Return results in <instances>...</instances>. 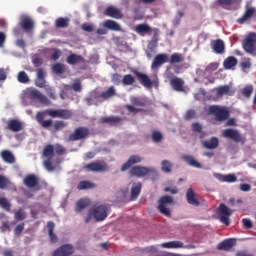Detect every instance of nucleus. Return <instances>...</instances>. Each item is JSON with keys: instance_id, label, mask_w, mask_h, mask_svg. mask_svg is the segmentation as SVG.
Here are the masks:
<instances>
[{"instance_id": "nucleus-1", "label": "nucleus", "mask_w": 256, "mask_h": 256, "mask_svg": "<svg viewBox=\"0 0 256 256\" xmlns=\"http://www.w3.org/2000/svg\"><path fill=\"white\" fill-rule=\"evenodd\" d=\"M110 211L111 209L108 205L101 204L93 206L88 212L85 223H89L91 219H94L97 223H101V221H105L107 219Z\"/></svg>"}, {"instance_id": "nucleus-2", "label": "nucleus", "mask_w": 256, "mask_h": 256, "mask_svg": "<svg viewBox=\"0 0 256 256\" xmlns=\"http://www.w3.org/2000/svg\"><path fill=\"white\" fill-rule=\"evenodd\" d=\"M23 101H38L42 105H51V100L35 88H27L23 91Z\"/></svg>"}, {"instance_id": "nucleus-3", "label": "nucleus", "mask_w": 256, "mask_h": 256, "mask_svg": "<svg viewBox=\"0 0 256 256\" xmlns=\"http://www.w3.org/2000/svg\"><path fill=\"white\" fill-rule=\"evenodd\" d=\"M171 203H173V197L169 195L160 197L158 200L159 212L166 217H171V209H169V205H171Z\"/></svg>"}, {"instance_id": "nucleus-4", "label": "nucleus", "mask_w": 256, "mask_h": 256, "mask_svg": "<svg viewBox=\"0 0 256 256\" xmlns=\"http://www.w3.org/2000/svg\"><path fill=\"white\" fill-rule=\"evenodd\" d=\"M208 111L211 115H214L216 121L229 119V110L226 107L213 105L209 107Z\"/></svg>"}, {"instance_id": "nucleus-5", "label": "nucleus", "mask_w": 256, "mask_h": 256, "mask_svg": "<svg viewBox=\"0 0 256 256\" xmlns=\"http://www.w3.org/2000/svg\"><path fill=\"white\" fill-rule=\"evenodd\" d=\"M243 49L249 55L256 57V33H250L243 42Z\"/></svg>"}, {"instance_id": "nucleus-6", "label": "nucleus", "mask_w": 256, "mask_h": 256, "mask_svg": "<svg viewBox=\"0 0 256 256\" xmlns=\"http://www.w3.org/2000/svg\"><path fill=\"white\" fill-rule=\"evenodd\" d=\"M55 148H53V145H48L43 150V165L46 170L48 171H55V168L53 167V164L51 163V160L53 159Z\"/></svg>"}, {"instance_id": "nucleus-7", "label": "nucleus", "mask_w": 256, "mask_h": 256, "mask_svg": "<svg viewBox=\"0 0 256 256\" xmlns=\"http://www.w3.org/2000/svg\"><path fill=\"white\" fill-rule=\"evenodd\" d=\"M130 174L134 175V177L157 175V169L155 167L135 166L130 170Z\"/></svg>"}, {"instance_id": "nucleus-8", "label": "nucleus", "mask_w": 256, "mask_h": 256, "mask_svg": "<svg viewBox=\"0 0 256 256\" xmlns=\"http://www.w3.org/2000/svg\"><path fill=\"white\" fill-rule=\"evenodd\" d=\"M233 215V210H231L227 205L220 204L218 208V217L220 219V223L223 225H231V217Z\"/></svg>"}, {"instance_id": "nucleus-9", "label": "nucleus", "mask_w": 256, "mask_h": 256, "mask_svg": "<svg viewBox=\"0 0 256 256\" xmlns=\"http://www.w3.org/2000/svg\"><path fill=\"white\" fill-rule=\"evenodd\" d=\"M234 94L235 90H233V88H231V86L229 85L219 86L212 90V95H216V97L213 98L214 101H218V99H221V97H225V95L231 97Z\"/></svg>"}, {"instance_id": "nucleus-10", "label": "nucleus", "mask_w": 256, "mask_h": 256, "mask_svg": "<svg viewBox=\"0 0 256 256\" xmlns=\"http://www.w3.org/2000/svg\"><path fill=\"white\" fill-rule=\"evenodd\" d=\"M135 75L139 79L140 83H142V85L148 89H150L152 85H156V87L159 85V82L157 81V74L154 75L155 79L153 80L141 72H135Z\"/></svg>"}, {"instance_id": "nucleus-11", "label": "nucleus", "mask_w": 256, "mask_h": 256, "mask_svg": "<svg viewBox=\"0 0 256 256\" xmlns=\"http://www.w3.org/2000/svg\"><path fill=\"white\" fill-rule=\"evenodd\" d=\"M222 135L226 139H231L232 141H235L236 143L243 141V136H241L239 131H237L235 129H225L222 131Z\"/></svg>"}, {"instance_id": "nucleus-12", "label": "nucleus", "mask_w": 256, "mask_h": 256, "mask_svg": "<svg viewBox=\"0 0 256 256\" xmlns=\"http://www.w3.org/2000/svg\"><path fill=\"white\" fill-rule=\"evenodd\" d=\"M46 115L49 117H60L61 119H69L71 117V111L69 110H45Z\"/></svg>"}, {"instance_id": "nucleus-13", "label": "nucleus", "mask_w": 256, "mask_h": 256, "mask_svg": "<svg viewBox=\"0 0 256 256\" xmlns=\"http://www.w3.org/2000/svg\"><path fill=\"white\" fill-rule=\"evenodd\" d=\"M169 61V56L167 54H158L155 56L151 69H159L161 65H165Z\"/></svg>"}, {"instance_id": "nucleus-14", "label": "nucleus", "mask_w": 256, "mask_h": 256, "mask_svg": "<svg viewBox=\"0 0 256 256\" xmlns=\"http://www.w3.org/2000/svg\"><path fill=\"white\" fill-rule=\"evenodd\" d=\"M86 171H92L96 173H103V171H107V166L101 164V162H92L84 166Z\"/></svg>"}, {"instance_id": "nucleus-15", "label": "nucleus", "mask_w": 256, "mask_h": 256, "mask_svg": "<svg viewBox=\"0 0 256 256\" xmlns=\"http://www.w3.org/2000/svg\"><path fill=\"white\" fill-rule=\"evenodd\" d=\"M73 251H75V249L73 248V245L65 244L59 249L55 250L53 252V256H67V255L73 254Z\"/></svg>"}, {"instance_id": "nucleus-16", "label": "nucleus", "mask_w": 256, "mask_h": 256, "mask_svg": "<svg viewBox=\"0 0 256 256\" xmlns=\"http://www.w3.org/2000/svg\"><path fill=\"white\" fill-rule=\"evenodd\" d=\"M213 176L218 181H221V183H236L237 181V176H235V174L223 175L220 173H214Z\"/></svg>"}, {"instance_id": "nucleus-17", "label": "nucleus", "mask_w": 256, "mask_h": 256, "mask_svg": "<svg viewBox=\"0 0 256 256\" xmlns=\"http://www.w3.org/2000/svg\"><path fill=\"white\" fill-rule=\"evenodd\" d=\"M143 161V158L139 155H132L128 159L126 163H124L121 167V171H127V169H130L132 165H135L137 163H141Z\"/></svg>"}, {"instance_id": "nucleus-18", "label": "nucleus", "mask_w": 256, "mask_h": 256, "mask_svg": "<svg viewBox=\"0 0 256 256\" xmlns=\"http://www.w3.org/2000/svg\"><path fill=\"white\" fill-rule=\"evenodd\" d=\"M87 135H89V130H87V128H78L72 135H70V141H79V139H84Z\"/></svg>"}, {"instance_id": "nucleus-19", "label": "nucleus", "mask_w": 256, "mask_h": 256, "mask_svg": "<svg viewBox=\"0 0 256 256\" xmlns=\"http://www.w3.org/2000/svg\"><path fill=\"white\" fill-rule=\"evenodd\" d=\"M20 25L24 31H31L33 29V20L27 15H21Z\"/></svg>"}, {"instance_id": "nucleus-20", "label": "nucleus", "mask_w": 256, "mask_h": 256, "mask_svg": "<svg viewBox=\"0 0 256 256\" xmlns=\"http://www.w3.org/2000/svg\"><path fill=\"white\" fill-rule=\"evenodd\" d=\"M186 199L189 205H193V207H199V200L197 199V196H195V191H193L192 188H189L186 191Z\"/></svg>"}, {"instance_id": "nucleus-21", "label": "nucleus", "mask_w": 256, "mask_h": 256, "mask_svg": "<svg viewBox=\"0 0 256 256\" xmlns=\"http://www.w3.org/2000/svg\"><path fill=\"white\" fill-rule=\"evenodd\" d=\"M100 27H105L109 31H121V25L113 20H106L103 23H100Z\"/></svg>"}, {"instance_id": "nucleus-22", "label": "nucleus", "mask_w": 256, "mask_h": 256, "mask_svg": "<svg viewBox=\"0 0 256 256\" xmlns=\"http://www.w3.org/2000/svg\"><path fill=\"white\" fill-rule=\"evenodd\" d=\"M71 89H73V91H81V81L76 80L72 86L69 85H64V90L60 93V97L61 99H65V91H71Z\"/></svg>"}, {"instance_id": "nucleus-23", "label": "nucleus", "mask_w": 256, "mask_h": 256, "mask_svg": "<svg viewBox=\"0 0 256 256\" xmlns=\"http://www.w3.org/2000/svg\"><path fill=\"white\" fill-rule=\"evenodd\" d=\"M108 17H112L113 19H123V14L121 13L120 9H117L113 6H110L105 11Z\"/></svg>"}, {"instance_id": "nucleus-24", "label": "nucleus", "mask_w": 256, "mask_h": 256, "mask_svg": "<svg viewBox=\"0 0 256 256\" xmlns=\"http://www.w3.org/2000/svg\"><path fill=\"white\" fill-rule=\"evenodd\" d=\"M141 183L140 182H135L132 184L131 187V195H130V201H135V199H137V197H139V195L141 194Z\"/></svg>"}, {"instance_id": "nucleus-25", "label": "nucleus", "mask_w": 256, "mask_h": 256, "mask_svg": "<svg viewBox=\"0 0 256 256\" xmlns=\"http://www.w3.org/2000/svg\"><path fill=\"white\" fill-rule=\"evenodd\" d=\"M183 161H185V163H187L188 165H190V167H195L196 169H201V167H203L201 165V163H199L195 157L186 154L182 156Z\"/></svg>"}, {"instance_id": "nucleus-26", "label": "nucleus", "mask_w": 256, "mask_h": 256, "mask_svg": "<svg viewBox=\"0 0 256 256\" xmlns=\"http://www.w3.org/2000/svg\"><path fill=\"white\" fill-rule=\"evenodd\" d=\"M161 247H163V249H183L185 245L181 241H170L162 243Z\"/></svg>"}, {"instance_id": "nucleus-27", "label": "nucleus", "mask_w": 256, "mask_h": 256, "mask_svg": "<svg viewBox=\"0 0 256 256\" xmlns=\"http://www.w3.org/2000/svg\"><path fill=\"white\" fill-rule=\"evenodd\" d=\"M255 13H256L255 8L253 7L247 8L243 16L238 19V23H240V25H243V23H245V21H249V19H251L252 15H254Z\"/></svg>"}, {"instance_id": "nucleus-28", "label": "nucleus", "mask_w": 256, "mask_h": 256, "mask_svg": "<svg viewBox=\"0 0 256 256\" xmlns=\"http://www.w3.org/2000/svg\"><path fill=\"white\" fill-rule=\"evenodd\" d=\"M212 48L214 53H217L218 55H222V53H225V43L221 39L216 40L213 43Z\"/></svg>"}, {"instance_id": "nucleus-29", "label": "nucleus", "mask_w": 256, "mask_h": 256, "mask_svg": "<svg viewBox=\"0 0 256 256\" xmlns=\"http://www.w3.org/2000/svg\"><path fill=\"white\" fill-rule=\"evenodd\" d=\"M233 245H235V239H227L218 244L217 249L219 251H229Z\"/></svg>"}, {"instance_id": "nucleus-30", "label": "nucleus", "mask_w": 256, "mask_h": 256, "mask_svg": "<svg viewBox=\"0 0 256 256\" xmlns=\"http://www.w3.org/2000/svg\"><path fill=\"white\" fill-rule=\"evenodd\" d=\"M202 145L206 149H217L219 147V138L212 137L210 140L203 141Z\"/></svg>"}, {"instance_id": "nucleus-31", "label": "nucleus", "mask_w": 256, "mask_h": 256, "mask_svg": "<svg viewBox=\"0 0 256 256\" xmlns=\"http://www.w3.org/2000/svg\"><path fill=\"white\" fill-rule=\"evenodd\" d=\"M134 30L136 33H138V35H141V37H145L147 33H151V27H149L147 24L136 25Z\"/></svg>"}, {"instance_id": "nucleus-32", "label": "nucleus", "mask_w": 256, "mask_h": 256, "mask_svg": "<svg viewBox=\"0 0 256 256\" xmlns=\"http://www.w3.org/2000/svg\"><path fill=\"white\" fill-rule=\"evenodd\" d=\"M8 129L10 131H13L14 133H17L23 129V125L18 120H9L8 121Z\"/></svg>"}, {"instance_id": "nucleus-33", "label": "nucleus", "mask_w": 256, "mask_h": 256, "mask_svg": "<svg viewBox=\"0 0 256 256\" xmlns=\"http://www.w3.org/2000/svg\"><path fill=\"white\" fill-rule=\"evenodd\" d=\"M90 204H91V200L87 198L81 199L76 203L75 210L77 213H80V211H83V209H85L86 207H89Z\"/></svg>"}, {"instance_id": "nucleus-34", "label": "nucleus", "mask_w": 256, "mask_h": 256, "mask_svg": "<svg viewBox=\"0 0 256 256\" xmlns=\"http://www.w3.org/2000/svg\"><path fill=\"white\" fill-rule=\"evenodd\" d=\"M170 85H172L175 91H183V80L181 78H172L170 80Z\"/></svg>"}, {"instance_id": "nucleus-35", "label": "nucleus", "mask_w": 256, "mask_h": 256, "mask_svg": "<svg viewBox=\"0 0 256 256\" xmlns=\"http://www.w3.org/2000/svg\"><path fill=\"white\" fill-rule=\"evenodd\" d=\"M1 157L5 163H13L15 161V156L13 155L12 151L3 150L1 152Z\"/></svg>"}, {"instance_id": "nucleus-36", "label": "nucleus", "mask_w": 256, "mask_h": 256, "mask_svg": "<svg viewBox=\"0 0 256 256\" xmlns=\"http://www.w3.org/2000/svg\"><path fill=\"white\" fill-rule=\"evenodd\" d=\"M224 69H233L237 66V58L230 56L225 59L224 63Z\"/></svg>"}, {"instance_id": "nucleus-37", "label": "nucleus", "mask_w": 256, "mask_h": 256, "mask_svg": "<svg viewBox=\"0 0 256 256\" xmlns=\"http://www.w3.org/2000/svg\"><path fill=\"white\" fill-rule=\"evenodd\" d=\"M82 61L83 56L77 54L69 55L67 58V63H69V65H77V63H81Z\"/></svg>"}, {"instance_id": "nucleus-38", "label": "nucleus", "mask_w": 256, "mask_h": 256, "mask_svg": "<svg viewBox=\"0 0 256 256\" xmlns=\"http://www.w3.org/2000/svg\"><path fill=\"white\" fill-rule=\"evenodd\" d=\"M24 183L27 187H35V185H37L38 180L35 177V175H28L26 176V178L24 179Z\"/></svg>"}, {"instance_id": "nucleus-39", "label": "nucleus", "mask_w": 256, "mask_h": 256, "mask_svg": "<svg viewBox=\"0 0 256 256\" xmlns=\"http://www.w3.org/2000/svg\"><path fill=\"white\" fill-rule=\"evenodd\" d=\"M93 187H95V184H93L92 182L89 181H81L78 186L77 189L79 191H83L85 189H93Z\"/></svg>"}, {"instance_id": "nucleus-40", "label": "nucleus", "mask_w": 256, "mask_h": 256, "mask_svg": "<svg viewBox=\"0 0 256 256\" xmlns=\"http://www.w3.org/2000/svg\"><path fill=\"white\" fill-rule=\"evenodd\" d=\"M100 121L102 123H108L109 125H117L121 119H119V117H103Z\"/></svg>"}, {"instance_id": "nucleus-41", "label": "nucleus", "mask_w": 256, "mask_h": 256, "mask_svg": "<svg viewBox=\"0 0 256 256\" xmlns=\"http://www.w3.org/2000/svg\"><path fill=\"white\" fill-rule=\"evenodd\" d=\"M115 95V88L113 86L109 87L107 91L103 92L100 97L101 99H111Z\"/></svg>"}, {"instance_id": "nucleus-42", "label": "nucleus", "mask_w": 256, "mask_h": 256, "mask_svg": "<svg viewBox=\"0 0 256 256\" xmlns=\"http://www.w3.org/2000/svg\"><path fill=\"white\" fill-rule=\"evenodd\" d=\"M171 167H173V165L169 160H163L161 162V169L164 173H171Z\"/></svg>"}, {"instance_id": "nucleus-43", "label": "nucleus", "mask_w": 256, "mask_h": 256, "mask_svg": "<svg viewBox=\"0 0 256 256\" xmlns=\"http://www.w3.org/2000/svg\"><path fill=\"white\" fill-rule=\"evenodd\" d=\"M252 94H253V85L247 84L242 89V95H244V97H251Z\"/></svg>"}, {"instance_id": "nucleus-44", "label": "nucleus", "mask_w": 256, "mask_h": 256, "mask_svg": "<svg viewBox=\"0 0 256 256\" xmlns=\"http://www.w3.org/2000/svg\"><path fill=\"white\" fill-rule=\"evenodd\" d=\"M183 62V55L179 53H174L171 55L170 63L173 65L174 63H181Z\"/></svg>"}, {"instance_id": "nucleus-45", "label": "nucleus", "mask_w": 256, "mask_h": 256, "mask_svg": "<svg viewBox=\"0 0 256 256\" xmlns=\"http://www.w3.org/2000/svg\"><path fill=\"white\" fill-rule=\"evenodd\" d=\"M0 207L2 209H5L6 211H10L11 209V203L5 199V197L0 196Z\"/></svg>"}, {"instance_id": "nucleus-46", "label": "nucleus", "mask_w": 256, "mask_h": 256, "mask_svg": "<svg viewBox=\"0 0 256 256\" xmlns=\"http://www.w3.org/2000/svg\"><path fill=\"white\" fill-rule=\"evenodd\" d=\"M18 81L19 83H29V76L25 71H21L18 73Z\"/></svg>"}, {"instance_id": "nucleus-47", "label": "nucleus", "mask_w": 256, "mask_h": 256, "mask_svg": "<svg viewBox=\"0 0 256 256\" xmlns=\"http://www.w3.org/2000/svg\"><path fill=\"white\" fill-rule=\"evenodd\" d=\"M69 25V20L67 18H58L56 20V27L63 28Z\"/></svg>"}, {"instance_id": "nucleus-48", "label": "nucleus", "mask_w": 256, "mask_h": 256, "mask_svg": "<svg viewBox=\"0 0 256 256\" xmlns=\"http://www.w3.org/2000/svg\"><path fill=\"white\" fill-rule=\"evenodd\" d=\"M130 101L133 105H136L137 107H143L145 106V101L141 100L140 98H137L135 96H132L130 98Z\"/></svg>"}, {"instance_id": "nucleus-49", "label": "nucleus", "mask_w": 256, "mask_h": 256, "mask_svg": "<svg viewBox=\"0 0 256 256\" xmlns=\"http://www.w3.org/2000/svg\"><path fill=\"white\" fill-rule=\"evenodd\" d=\"M52 71H54L56 73V75H61V73H63V71H65V66L63 64H55L52 67Z\"/></svg>"}, {"instance_id": "nucleus-50", "label": "nucleus", "mask_w": 256, "mask_h": 256, "mask_svg": "<svg viewBox=\"0 0 256 256\" xmlns=\"http://www.w3.org/2000/svg\"><path fill=\"white\" fill-rule=\"evenodd\" d=\"M122 83L124 85H133V83H135V78H133L131 75H125L123 77Z\"/></svg>"}, {"instance_id": "nucleus-51", "label": "nucleus", "mask_w": 256, "mask_h": 256, "mask_svg": "<svg viewBox=\"0 0 256 256\" xmlns=\"http://www.w3.org/2000/svg\"><path fill=\"white\" fill-rule=\"evenodd\" d=\"M162 139H163V134H161V132L154 131L152 133V141H154V143H159V141H161Z\"/></svg>"}, {"instance_id": "nucleus-52", "label": "nucleus", "mask_w": 256, "mask_h": 256, "mask_svg": "<svg viewBox=\"0 0 256 256\" xmlns=\"http://www.w3.org/2000/svg\"><path fill=\"white\" fill-rule=\"evenodd\" d=\"M129 195V188H122L119 192H118V197H121L122 199H127Z\"/></svg>"}, {"instance_id": "nucleus-53", "label": "nucleus", "mask_w": 256, "mask_h": 256, "mask_svg": "<svg viewBox=\"0 0 256 256\" xmlns=\"http://www.w3.org/2000/svg\"><path fill=\"white\" fill-rule=\"evenodd\" d=\"M14 217L17 221H23L26 218V215L23 210H18L17 212H15Z\"/></svg>"}, {"instance_id": "nucleus-54", "label": "nucleus", "mask_w": 256, "mask_h": 256, "mask_svg": "<svg viewBox=\"0 0 256 256\" xmlns=\"http://www.w3.org/2000/svg\"><path fill=\"white\" fill-rule=\"evenodd\" d=\"M185 15V13L181 10L178 11L175 19L173 20V23L175 26L179 25L181 23V18Z\"/></svg>"}, {"instance_id": "nucleus-55", "label": "nucleus", "mask_w": 256, "mask_h": 256, "mask_svg": "<svg viewBox=\"0 0 256 256\" xmlns=\"http://www.w3.org/2000/svg\"><path fill=\"white\" fill-rule=\"evenodd\" d=\"M194 97L198 101H201L203 99H207V94L205 93V90L200 89V92L198 94H195Z\"/></svg>"}, {"instance_id": "nucleus-56", "label": "nucleus", "mask_w": 256, "mask_h": 256, "mask_svg": "<svg viewBox=\"0 0 256 256\" xmlns=\"http://www.w3.org/2000/svg\"><path fill=\"white\" fill-rule=\"evenodd\" d=\"M45 91L51 99H57V96H55V91H53L51 86H45Z\"/></svg>"}, {"instance_id": "nucleus-57", "label": "nucleus", "mask_w": 256, "mask_h": 256, "mask_svg": "<svg viewBox=\"0 0 256 256\" xmlns=\"http://www.w3.org/2000/svg\"><path fill=\"white\" fill-rule=\"evenodd\" d=\"M9 185V180L5 176H0V189H5Z\"/></svg>"}, {"instance_id": "nucleus-58", "label": "nucleus", "mask_w": 256, "mask_h": 256, "mask_svg": "<svg viewBox=\"0 0 256 256\" xmlns=\"http://www.w3.org/2000/svg\"><path fill=\"white\" fill-rule=\"evenodd\" d=\"M242 223L246 229H251L253 227V222L251 221V219L244 218L242 219Z\"/></svg>"}, {"instance_id": "nucleus-59", "label": "nucleus", "mask_w": 256, "mask_h": 256, "mask_svg": "<svg viewBox=\"0 0 256 256\" xmlns=\"http://www.w3.org/2000/svg\"><path fill=\"white\" fill-rule=\"evenodd\" d=\"M35 84L36 87H40L41 89H43V87H47L45 85V78H36Z\"/></svg>"}, {"instance_id": "nucleus-60", "label": "nucleus", "mask_w": 256, "mask_h": 256, "mask_svg": "<svg viewBox=\"0 0 256 256\" xmlns=\"http://www.w3.org/2000/svg\"><path fill=\"white\" fill-rule=\"evenodd\" d=\"M241 65H242V69H250L251 60L249 58H244Z\"/></svg>"}, {"instance_id": "nucleus-61", "label": "nucleus", "mask_w": 256, "mask_h": 256, "mask_svg": "<svg viewBox=\"0 0 256 256\" xmlns=\"http://www.w3.org/2000/svg\"><path fill=\"white\" fill-rule=\"evenodd\" d=\"M23 229H25L24 223H21L18 226H16V228L14 229L15 235H21V233H23Z\"/></svg>"}, {"instance_id": "nucleus-62", "label": "nucleus", "mask_w": 256, "mask_h": 256, "mask_svg": "<svg viewBox=\"0 0 256 256\" xmlns=\"http://www.w3.org/2000/svg\"><path fill=\"white\" fill-rule=\"evenodd\" d=\"M65 127V122L63 121H57L54 124V128L56 131H61V129H63Z\"/></svg>"}, {"instance_id": "nucleus-63", "label": "nucleus", "mask_w": 256, "mask_h": 256, "mask_svg": "<svg viewBox=\"0 0 256 256\" xmlns=\"http://www.w3.org/2000/svg\"><path fill=\"white\" fill-rule=\"evenodd\" d=\"M45 115H47V113H45V111L38 112L36 115V121H38V123H41L42 121H44L43 119H45Z\"/></svg>"}, {"instance_id": "nucleus-64", "label": "nucleus", "mask_w": 256, "mask_h": 256, "mask_svg": "<svg viewBox=\"0 0 256 256\" xmlns=\"http://www.w3.org/2000/svg\"><path fill=\"white\" fill-rule=\"evenodd\" d=\"M82 29H83V31H86V33H91V31H93V25L83 24Z\"/></svg>"}]
</instances>
